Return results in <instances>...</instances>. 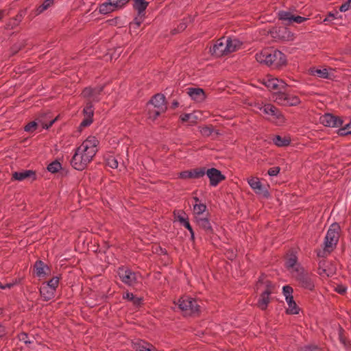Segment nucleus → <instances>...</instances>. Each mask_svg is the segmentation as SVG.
<instances>
[{
	"mask_svg": "<svg viewBox=\"0 0 351 351\" xmlns=\"http://www.w3.org/2000/svg\"><path fill=\"white\" fill-rule=\"evenodd\" d=\"M98 145L99 141L95 136L87 137L76 149L71 162L72 167L79 171L84 170L97 152Z\"/></svg>",
	"mask_w": 351,
	"mask_h": 351,
	"instance_id": "obj_1",
	"label": "nucleus"
},
{
	"mask_svg": "<svg viewBox=\"0 0 351 351\" xmlns=\"http://www.w3.org/2000/svg\"><path fill=\"white\" fill-rule=\"evenodd\" d=\"M242 43L236 38H221L210 48V52L215 57H221L239 49Z\"/></svg>",
	"mask_w": 351,
	"mask_h": 351,
	"instance_id": "obj_2",
	"label": "nucleus"
},
{
	"mask_svg": "<svg viewBox=\"0 0 351 351\" xmlns=\"http://www.w3.org/2000/svg\"><path fill=\"white\" fill-rule=\"evenodd\" d=\"M257 62L267 66L278 68L285 65L287 58L284 53L278 50H264L256 54Z\"/></svg>",
	"mask_w": 351,
	"mask_h": 351,
	"instance_id": "obj_3",
	"label": "nucleus"
},
{
	"mask_svg": "<svg viewBox=\"0 0 351 351\" xmlns=\"http://www.w3.org/2000/svg\"><path fill=\"white\" fill-rule=\"evenodd\" d=\"M340 226L338 223H332L327 231L324 242V251L317 253L319 256H324L326 253L331 252L336 247L339 238Z\"/></svg>",
	"mask_w": 351,
	"mask_h": 351,
	"instance_id": "obj_4",
	"label": "nucleus"
},
{
	"mask_svg": "<svg viewBox=\"0 0 351 351\" xmlns=\"http://www.w3.org/2000/svg\"><path fill=\"white\" fill-rule=\"evenodd\" d=\"M166 108L165 96L162 94L156 95L147 105L149 119L154 120L165 112Z\"/></svg>",
	"mask_w": 351,
	"mask_h": 351,
	"instance_id": "obj_5",
	"label": "nucleus"
},
{
	"mask_svg": "<svg viewBox=\"0 0 351 351\" xmlns=\"http://www.w3.org/2000/svg\"><path fill=\"white\" fill-rule=\"evenodd\" d=\"M176 305L185 315H192L199 311L197 302L189 296H183L180 298Z\"/></svg>",
	"mask_w": 351,
	"mask_h": 351,
	"instance_id": "obj_6",
	"label": "nucleus"
},
{
	"mask_svg": "<svg viewBox=\"0 0 351 351\" xmlns=\"http://www.w3.org/2000/svg\"><path fill=\"white\" fill-rule=\"evenodd\" d=\"M272 99L274 101L281 106H293L300 103V99L298 96L282 91L274 93Z\"/></svg>",
	"mask_w": 351,
	"mask_h": 351,
	"instance_id": "obj_7",
	"label": "nucleus"
},
{
	"mask_svg": "<svg viewBox=\"0 0 351 351\" xmlns=\"http://www.w3.org/2000/svg\"><path fill=\"white\" fill-rule=\"evenodd\" d=\"M257 286V289H261L262 287H264L265 288V290L261 293L258 301V307L262 310H264L267 308L269 302V295L271 293V285L267 280L264 281L263 279H260Z\"/></svg>",
	"mask_w": 351,
	"mask_h": 351,
	"instance_id": "obj_8",
	"label": "nucleus"
},
{
	"mask_svg": "<svg viewBox=\"0 0 351 351\" xmlns=\"http://www.w3.org/2000/svg\"><path fill=\"white\" fill-rule=\"evenodd\" d=\"M118 274L121 281L129 286H134L141 278V275L127 268H120Z\"/></svg>",
	"mask_w": 351,
	"mask_h": 351,
	"instance_id": "obj_9",
	"label": "nucleus"
},
{
	"mask_svg": "<svg viewBox=\"0 0 351 351\" xmlns=\"http://www.w3.org/2000/svg\"><path fill=\"white\" fill-rule=\"evenodd\" d=\"M247 183L257 195L263 197H267L269 192L267 189L261 184L259 178L256 177H251L247 179Z\"/></svg>",
	"mask_w": 351,
	"mask_h": 351,
	"instance_id": "obj_10",
	"label": "nucleus"
},
{
	"mask_svg": "<svg viewBox=\"0 0 351 351\" xmlns=\"http://www.w3.org/2000/svg\"><path fill=\"white\" fill-rule=\"evenodd\" d=\"M298 271H299L294 274L293 276L297 279L302 287L312 290L314 287V283L311 275L306 272L304 269Z\"/></svg>",
	"mask_w": 351,
	"mask_h": 351,
	"instance_id": "obj_11",
	"label": "nucleus"
},
{
	"mask_svg": "<svg viewBox=\"0 0 351 351\" xmlns=\"http://www.w3.org/2000/svg\"><path fill=\"white\" fill-rule=\"evenodd\" d=\"M263 84L271 90H285L287 84L282 80L267 75L262 80Z\"/></svg>",
	"mask_w": 351,
	"mask_h": 351,
	"instance_id": "obj_12",
	"label": "nucleus"
},
{
	"mask_svg": "<svg viewBox=\"0 0 351 351\" xmlns=\"http://www.w3.org/2000/svg\"><path fill=\"white\" fill-rule=\"evenodd\" d=\"M336 267L330 261H322L319 263L318 274L322 277H329L335 274Z\"/></svg>",
	"mask_w": 351,
	"mask_h": 351,
	"instance_id": "obj_13",
	"label": "nucleus"
},
{
	"mask_svg": "<svg viewBox=\"0 0 351 351\" xmlns=\"http://www.w3.org/2000/svg\"><path fill=\"white\" fill-rule=\"evenodd\" d=\"M320 123L326 127L337 128L342 125V120L332 114H325L320 117Z\"/></svg>",
	"mask_w": 351,
	"mask_h": 351,
	"instance_id": "obj_14",
	"label": "nucleus"
},
{
	"mask_svg": "<svg viewBox=\"0 0 351 351\" xmlns=\"http://www.w3.org/2000/svg\"><path fill=\"white\" fill-rule=\"evenodd\" d=\"M56 119H51L49 123H46L43 117H40L37 119V121H32L29 123L25 127V131L27 132H34L38 125H40L43 129L49 128L56 121Z\"/></svg>",
	"mask_w": 351,
	"mask_h": 351,
	"instance_id": "obj_15",
	"label": "nucleus"
},
{
	"mask_svg": "<svg viewBox=\"0 0 351 351\" xmlns=\"http://www.w3.org/2000/svg\"><path fill=\"white\" fill-rule=\"evenodd\" d=\"M207 176L210 180V184L211 186H217L221 181L225 179V176L222 175L221 171L215 168L208 169L206 171H205Z\"/></svg>",
	"mask_w": 351,
	"mask_h": 351,
	"instance_id": "obj_16",
	"label": "nucleus"
},
{
	"mask_svg": "<svg viewBox=\"0 0 351 351\" xmlns=\"http://www.w3.org/2000/svg\"><path fill=\"white\" fill-rule=\"evenodd\" d=\"M186 93L192 100L197 103L203 102L206 99V94L200 88H188Z\"/></svg>",
	"mask_w": 351,
	"mask_h": 351,
	"instance_id": "obj_17",
	"label": "nucleus"
},
{
	"mask_svg": "<svg viewBox=\"0 0 351 351\" xmlns=\"http://www.w3.org/2000/svg\"><path fill=\"white\" fill-rule=\"evenodd\" d=\"M276 108L270 104H256L254 105V111L258 113V110L261 114H264L265 118L270 117L272 113L275 112Z\"/></svg>",
	"mask_w": 351,
	"mask_h": 351,
	"instance_id": "obj_18",
	"label": "nucleus"
},
{
	"mask_svg": "<svg viewBox=\"0 0 351 351\" xmlns=\"http://www.w3.org/2000/svg\"><path fill=\"white\" fill-rule=\"evenodd\" d=\"M204 174L205 169L200 168L180 172L179 174V178L184 180L189 178H199L204 176Z\"/></svg>",
	"mask_w": 351,
	"mask_h": 351,
	"instance_id": "obj_19",
	"label": "nucleus"
},
{
	"mask_svg": "<svg viewBox=\"0 0 351 351\" xmlns=\"http://www.w3.org/2000/svg\"><path fill=\"white\" fill-rule=\"evenodd\" d=\"M12 178L18 181H23L26 179H29L33 181L36 179V176L34 171L24 170L22 171L14 172L12 175Z\"/></svg>",
	"mask_w": 351,
	"mask_h": 351,
	"instance_id": "obj_20",
	"label": "nucleus"
},
{
	"mask_svg": "<svg viewBox=\"0 0 351 351\" xmlns=\"http://www.w3.org/2000/svg\"><path fill=\"white\" fill-rule=\"evenodd\" d=\"M286 266L293 276L299 271L298 270H301L303 269V267H302L300 264L298 263L297 257L295 254H291L287 258L286 261Z\"/></svg>",
	"mask_w": 351,
	"mask_h": 351,
	"instance_id": "obj_21",
	"label": "nucleus"
},
{
	"mask_svg": "<svg viewBox=\"0 0 351 351\" xmlns=\"http://www.w3.org/2000/svg\"><path fill=\"white\" fill-rule=\"evenodd\" d=\"M36 275L38 278H45L50 274L49 267L41 261H36L34 265Z\"/></svg>",
	"mask_w": 351,
	"mask_h": 351,
	"instance_id": "obj_22",
	"label": "nucleus"
},
{
	"mask_svg": "<svg viewBox=\"0 0 351 351\" xmlns=\"http://www.w3.org/2000/svg\"><path fill=\"white\" fill-rule=\"evenodd\" d=\"M101 90L102 88H97L95 89L86 88L83 90L82 94L84 97H88L93 101H98L100 99L99 95Z\"/></svg>",
	"mask_w": 351,
	"mask_h": 351,
	"instance_id": "obj_23",
	"label": "nucleus"
},
{
	"mask_svg": "<svg viewBox=\"0 0 351 351\" xmlns=\"http://www.w3.org/2000/svg\"><path fill=\"white\" fill-rule=\"evenodd\" d=\"M267 119L277 125H282L286 122L285 116L277 108H276L275 112L272 113L270 117H267Z\"/></svg>",
	"mask_w": 351,
	"mask_h": 351,
	"instance_id": "obj_24",
	"label": "nucleus"
},
{
	"mask_svg": "<svg viewBox=\"0 0 351 351\" xmlns=\"http://www.w3.org/2000/svg\"><path fill=\"white\" fill-rule=\"evenodd\" d=\"M132 348L134 351H156L152 346L142 340L133 342Z\"/></svg>",
	"mask_w": 351,
	"mask_h": 351,
	"instance_id": "obj_25",
	"label": "nucleus"
},
{
	"mask_svg": "<svg viewBox=\"0 0 351 351\" xmlns=\"http://www.w3.org/2000/svg\"><path fill=\"white\" fill-rule=\"evenodd\" d=\"M55 291H56L53 290V288L47 286L45 284H43L40 289V295L45 300L52 299L54 297Z\"/></svg>",
	"mask_w": 351,
	"mask_h": 351,
	"instance_id": "obj_26",
	"label": "nucleus"
},
{
	"mask_svg": "<svg viewBox=\"0 0 351 351\" xmlns=\"http://www.w3.org/2000/svg\"><path fill=\"white\" fill-rule=\"evenodd\" d=\"M115 10H117L112 5V2L110 0L101 4L99 7V13L103 14H107Z\"/></svg>",
	"mask_w": 351,
	"mask_h": 351,
	"instance_id": "obj_27",
	"label": "nucleus"
},
{
	"mask_svg": "<svg viewBox=\"0 0 351 351\" xmlns=\"http://www.w3.org/2000/svg\"><path fill=\"white\" fill-rule=\"evenodd\" d=\"M195 221L200 228L209 232L212 230L210 223L207 218L202 217H195Z\"/></svg>",
	"mask_w": 351,
	"mask_h": 351,
	"instance_id": "obj_28",
	"label": "nucleus"
},
{
	"mask_svg": "<svg viewBox=\"0 0 351 351\" xmlns=\"http://www.w3.org/2000/svg\"><path fill=\"white\" fill-rule=\"evenodd\" d=\"M286 302L288 305V308L287 309V313L295 315L299 313L300 308L295 302L293 298L291 299L289 298L288 300H286Z\"/></svg>",
	"mask_w": 351,
	"mask_h": 351,
	"instance_id": "obj_29",
	"label": "nucleus"
},
{
	"mask_svg": "<svg viewBox=\"0 0 351 351\" xmlns=\"http://www.w3.org/2000/svg\"><path fill=\"white\" fill-rule=\"evenodd\" d=\"M290 138L288 137H282L280 136H275L273 138L274 143L278 147L287 146L290 143Z\"/></svg>",
	"mask_w": 351,
	"mask_h": 351,
	"instance_id": "obj_30",
	"label": "nucleus"
},
{
	"mask_svg": "<svg viewBox=\"0 0 351 351\" xmlns=\"http://www.w3.org/2000/svg\"><path fill=\"white\" fill-rule=\"evenodd\" d=\"M311 73L313 75L317 76L323 79H328L330 77V73L327 69H313L311 71Z\"/></svg>",
	"mask_w": 351,
	"mask_h": 351,
	"instance_id": "obj_31",
	"label": "nucleus"
},
{
	"mask_svg": "<svg viewBox=\"0 0 351 351\" xmlns=\"http://www.w3.org/2000/svg\"><path fill=\"white\" fill-rule=\"evenodd\" d=\"M180 118L182 121H189L191 124H194L196 123L198 116L195 112H193L182 114Z\"/></svg>",
	"mask_w": 351,
	"mask_h": 351,
	"instance_id": "obj_32",
	"label": "nucleus"
},
{
	"mask_svg": "<svg viewBox=\"0 0 351 351\" xmlns=\"http://www.w3.org/2000/svg\"><path fill=\"white\" fill-rule=\"evenodd\" d=\"M147 6V3L145 0H136L134 4V8L139 14L145 11Z\"/></svg>",
	"mask_w": 351,
	"mask_h": 351,
	"instance_id": "obj_33",
	"label": "nucleus"
},
{
	"mask_svg": "<svg viewBox=\"0 0 351 351\" xmlns=\"http://www.w3.org/2000/svg\"><path fill=\"white\" fill-rule=\"evenodd\" d=\"M206 208V206L203 204H195L193 206L195 217H202L201 215L205 212Z\"/></svg>",
	"mask_w": 351,
	"mask_h": 351,
	"instance_id": "obj_34",
	"label": "nucleus"
},
{
	"mask_svg": "<svg viewBox=\"0 0 351 351\" xmlns=\"http://www.w3.org/2000/svg\"><path fill=\"white\" fill-rule=\"evenodd\" d=\"M53 0H45L36 10V14H39L47 10L52 4Z\"/></svg>",
	"mask_w": 351,
	"mask_h": 351,
	"instance_id": "obj_35",
	"label": "nucleus"
},
{
	"mask_svg": "<svg viewBox=\"0 0 351 351\" xmlns=\"http://www.w3.org/2000/svg\"><path fill=\"white\" fill-rule=\"evenodd\" d=\"M278 16L280 20L287 21L289 23H292L291 19L293 18V15L289 12L281 11L279 12Z\"/></svg>",
	"mask_w": 351,
	"mask_h": 351,
	"instance_id": "obj_36",
	"label": "nucleus"
},
{
	"mask_svg": "<svg viewBox=\"0 0 351 351\" xmlns=\"http://www.w3.org/2000/svg\"><path fill=\"white\" fill-rule=\"evenodd\" d=\"M280 37L285 40H293L294 39V34L287 29H283L281 32Z\"/></svg>",
	"mask_w": 351,
	"mask_h": 351,
	"instance_id": "obj_37",
	"label": "nucleus"
},
{
	"mask_svg": "<svg viewBox=\"0 0 351 351\" xmlns=\"http://www.w3.org/2000/svg\"><path fill=\"white\" fill-rule=\"evenodd\" d=\"M282 293L285 296V300H288L289 298H293V289L289 285L284 286L282 287Z\"/></svg>",
	"mask_w": 351,
	"mask_h": 351,
	"instance_id": "obj_38",
	"label": "nucleus"
},
{
	"mask_svg": "<svg viewBox=\"0 0 351 351\" xmlns=\"http://www.w3.org/2000/svg\"><path fill=\"white\" fill-rule=\"evenodd\" d=\"M60 169H61V164L57 161H54V162L50 163L47 167L48 171L51 173H56Z\"/></svg>",
	"mask_w": 351,
	"mask_h": 351,
	"instance_id": "obj_39",
	"label": "nucleus"
},
{
	"mask_svg": "<svg viewBox=\"0 0 351 351\" xmlns=\"http://www.w3.org/2000/svg\"><path fill=\"white\" fill-rule=\"evenodd\" d=\"M106 165L112 169H115L118 167V161L114 156H109L106 158Z\"/></svg>",
	"mask_w": 351,
	"mask_h": 351,
	"instance_id": "obj_40",
	"label": "nucleus"
},
{
	"mask_svg": "<svg viewBox=\"0 0 351 351\" xmlns=\"http://www.w3.org/2000/svg\"><path fill=\"white\" fill-rule=\"evenodd\" d=\"M338 134L341 136H346L351 134V122L346 124L344 127L338 130Z\"/></svg>",
	"mask_w": 351,
	"mask_h": 351,
	"instance_id": "obj_41",
	"label": "nucleus"
},
{
	"mask_svg": "<svg viewBox=\"0 0 351 351\" xmlns=\"http://www.w3.org/2000/svg\"><path fill=\"white\" fill-rule=\"evenodd\" d=\"M112 2V5L116 8V10L120 9L123 8L129 0H110Z\"/></svg>",
	"mask_w": 351,
	"mask_h": 351,
	"instance_id": "obj_42",
	"label": "nucleus"
},
{
	"mask_svg": "<svg viewBox=\"0 0 351 351\" xmlns=\"http://www.w3.org/2000/svg\"><path fill=\"white\" fill-rule=\"evenodd\" d=\"M84 117H93V106L90 103H88L84 109Z\"/></svg>",
	"mask_w": 351,
	"mask_h": 351,
	"instance_id": "obj_43",
	"label": "nucleus"
},
{
	"mask_svg": "<svg viewBox=\"0 0 351 351\" xmlns=\"http://www.w3.org/2000/svg\"><path fill=\"white\" fill-rule=\"evenodd\" d=\"M191 21V19H184L182 22L180 23L178 27V29H175V32H173L174 34L177 33V32H182L184 31L186 26H187V23Z\"/></svg>",
	"mask_w": 351,
	"mask_h": 351,
	"instance_id": "obj_44",
	"label": "nucleus"
},
{
	"mask_svg": "<svg viewBox=\"0 0 351 351\" xmlns=\"http://www.w3.org/2000/svg\"><path fill=\"white\" fill-rule=\"evenodd\" d=\"M175 215L177 220L180 221L181 224H183L188 221L186 214L183 212L179 211L176 214H175Z\"/></svg>",
	"mask_w": 351,
	"mask_h": 351,
	"instance_id": "obj_45",
	"label": "nucleus"
},
{
	"mask_svg": "<svg viewBox=\"0 0 351 351\" xmlns=\"http://www.w3.org/2000/svg\"><path fill=\"white\" fill-rule=\"evenodd\" d=\"M59 282V278L58 277L53 278L50 281H49L47 283H44L45 285L49 286L51 288H53V290L56 291V287Z\"/></svg>",
	"mask_w": 351,
	"mask_h": 351,
	"instance_id": "obj_46",
	"label": "nucleus"
},
{
	"mask_svg": "<svg viewBox=\"0 0 351 351\" xmlns=\"http://www.w3.org/2000/svg\"><path fill=\"white\" fill-rule=\"evenodd\" d=\"M350 9H351V0H347L339 8V10L342 12H345Z\"/></svg>",
	"mask_w": 351,
	"mask_h": 351,
	"instance_id": "obj_47",
	"label": "nucleus"
},
{
	"mask_svg": "<svg viewBox=\"0 0 351 351\" xmlns=\"http://www.w3.org/2000/svg\"><path fill=\"white\" fill-rule=\"evenodd\" d=\"M93 122V117H84L83 121L80 123V128H84L90 125Z\"/></svg>",
	"mask_w": 351,
	"mask_h": 351,
	"instance_id": "obj_48",
	"label": "nucleus"
},
{
	"mask_svg": "<svg viewBox=\"0 0 351 351\" xmlns=\"http://www.w3.org/2000/svg\"><path fill=\"white\" fill-rule=\"evenodd\" d=\"M338 18H339L338 12H335V13L330 12L328 14V16L324 19V22H330V21H332V20L338 19Z\"/></svg>",
	"mask_w": 351,
	"mask_h": 351,
	"instance_id": "obj_49",
	"label": "nucleus"
},
{
	"mask_svg": "<svg viewBox=\"0 0 351 351\" xmlns=\"http://www.w3.org/2000/svg\"><path fill=\"white\" fill-rule=\"evenodd\" d=\"M279 172L280 168L278 167H272L268 170V174L270 176H276L278 174Z\"/></svg>",
	"mask_w": 351,
	"mask_h": 351,
	"instance_id": "obj_50",
	"label": "nucleus"
},
{
	"mask_svg": "<svg viewBox=\"0 0 351 351\" xmlns=\"http://www.w3.org/2000/svg\"><path fill=\"white\" fill-rule=\"evenodd\" d=\"M292 19V23H302L306 20V18L300 16H293Z\"/></svg>",
	"mask_w": 351,
	"mask_h": 351,
	"instance_id": "obj_51",
	"label": "nucleus"
},
{
	"mask_svg": "<svg viewBox=\"0 0 351 351\" xmlns=\"http://www.w3.org/2000/svg\"><path fill=\"white\" fill-rule=\"evenodd\" d=\"M19 340L23 341L25 343H30L31 341L28 339V337L25 333H21L19 336Z\"/></svg>",
	"mask_w": 351,
	"mask_h": 351,
	"instance_id": "obj_52",
	"label": "nucleus"
},
{
	"mask_svg": "<svg viewBox=\"0 0 351 351\" xmlns=\"http://www.w3.org/2000/svg\"><path fill=\"white\" fill-rule=\"evenodd\" d=\"M186 228H187L189 230V231L191 233V238L192 239H194V232L193 230V228L191 226L189 222L187 221L186 222H185L184 223L182 224Z\"/></svg>",
	"mask_w": 351,
	"mask_h": 351,
	"instance_id": "obj_53",
	"label": "nucleus"
},
{
	"mask_svg": "<svg viewBox=\"0 0 351 351\" xmlns=\"http://www.w3.org/2000/svg\"><path fill=\"white\" fill-rule=\"evenodd\" d=\"M299 351H321L317 346H308L301 348Z\"/></svg>",
	"mask_w": 351,
	"mask_h": 351,
	"instance_id": "obj_54",
	"label": "nucleus"
},
{
	"mask_svg": "<svg viewBox=\"0 0 351 351\" xmlns=\"http://www.w3.org/2000/svg\"><path fill=\"white\" fill-rule=\"evenodd\" d=\"M141 300H142L141 298L136 297V296L134 295V298L131 300V302L134 305H139L141 304Z\"/></svg>",
	"mask_w": 351,
	"mask_h": 351,
	"instance_id": "obj_55",
	"label": "nucleus"
},
{
	"mask_svg": "<svg viewBox=\"0 0 351 351\" xmlns=\"http://www.w3.org/2000/svg\"><path fill=\"white\" fill-rule=\"evenodd\" d=\"M201 133L203 134V135H209L211 134V130L210 128H208V127H205V128H203L202 130H201Z\"/></svg>",
	"mask_w": 351,
	"mask_h": 351,
	"instance_id": "obj_56",
	"label": "nucleus"
},
{
	"mask_svg": "<svg viewBox=\"0 0 351 351\" xmlns=\"http://www.w3.org/2000/svg\"><path fill=\"white\" fill-rule=\"evenodd\" d=\"M336 291H337L338 293H341V294H342V293H344L346 292V287H344L343 286H341H341H338V287H337V288H336Z\"/></svg>",
	"mask_w": 351,
	"mask_h": 351,
	"instance_id": "obj_57",
	"label": "nucleus"
},
{
	"mask_svg": "<svg viewBox=\"0 0 351 351\" xmlns=\"http://www.w3.org/2000/svg\"><path fill=\"white\" fill-rule=\"evenodd\" d=\"M123 298L127 299V300L131 301V300L134 298V295L132 293H125L123 295Z\"/></svg>",
	"mask_w": 351,
	"mask_h": 351,
	"instance_id": "obj_58",
	"label": "nucleus"
},
{
	"mask_svg": "<svg viewBox=\"0 0 351 351\" xmlns=\"http://www.w3.org/2000/svg\"><path fill=\"white\" fill-rule=\"evenodd\" d=\"M14 286L13 283H6L3 285L2 289H10Z\"/></svg>",
	"mask_w": 351,
	"mask_h": 351,
	"instance_id": "obj_59",
	"label": "nucleus"
},
{
	"mask_svg": "<svg viewBox=\"0 0 351 351\" xmlns=\"http://www.w3.org/2000/svg\"><path fill=\"white\" fill-rule=\"evenodd\" d=\"M5 332V327L3 325L0 324V337H2L3 335H4Z\"/></svg>",
	"mask_w": 351,
	"mask_h": 351,
	"instance_id": "obj_60",
	"label": "nucleus"
},
{
	"mask_svg": "<svg viewBox=\"0 0 351 351\" xmlns=\"http://www.w3.org/2000/svg\"><path fill=\"white\" fill-rule=\"evenodd\" d=\"M140 25H141V21H135V22L132 24V25H134V26H136V27H138Z\"/></svg>",
	"mask_w": 351,
	"mask_h": 351,
	"instance_id": "obj_61",
	"label": "nucleus"
},
{
	"mask_svg": "<svg viewBox=\"0 0 351 351\" xmlns=\"http://www.w3.org/2000/svg\"><path fill=\"white\" fill-rule=\"evenodd\" d=\"M228 257L230 259H232L234 257V254L233 253L230 254V255H228Z\"/></svg>",
	"mask_w": 351,
	"mask_h": 351,
	"instance_id": "obj_62",
	"label": "nucleus"
},
{
	"mask_svg": "<svg viewBox=\"0 0 351 351\" xmlns=\"http://www.w3.org/2000/svg\"><path fill=\"white\" fill-rule=\"evenodd\" d=\"M3 12H0V19H1V17H2V14H3Z\"/></svg>",
	"mask_w": 351,
	"mask_h": 351,
	"instance_id": "obj_63",
	"label": "nucleus"
},
{
	"mask_svg": "<svg viewBox=\"0 0 351 351\" xmlns=\"http://www.w3.org/2000/svg\"><path fill=\"white\" fill-rule=\"evenodd\" d=\"M3 284L0 282V289H2Z\"/></svg>",
	"mask_w": 351,
	"mask_h": 351,
	"instance_id": "obj_64",
	"label": "nucleus"
}]
</instances>
